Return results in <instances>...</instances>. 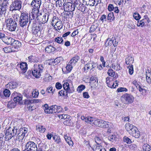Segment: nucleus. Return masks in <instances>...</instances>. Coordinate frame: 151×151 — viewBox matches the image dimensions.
Returning a JSON list of instances; mask_svg holds the SVG:
<instances>
[{
  "mask_svg": "<svg viewBox=\"0 0 151 151\" xmlns=\"http://www.w3.org/2000/svg\"><path fill=\"white\" fill-rule=\"evenodd\" d=\"M28 13H22L19 17V25L20 27L23 28H25L29 22V17Z\"/></svg>",
  "mask_w": 151,
  "mask_h": 151,
  "instance_id": "obj_1",
  "label": "nucleus"
},
{
  "mask_svg": "<svg viewBox=\"0 0 151 151\" xmlns=\"http://www.w3.org/2000/svg\"><path fill=\"white\" fill-rule=\"evenodd\" d=\"M44 67L42 64H34L32 68V75L35 78H39L41 76V73H42Z\"/></svg>",
  "mask_w": 151,
  "mask_h": 151,
  "instance_id": "obj_2",
  "label": "nucleus"
},
{
  "mask_svg": "<svg viewBox=\"0 0 151 151\" xmlns=\"http://www.w3.org/2000/svg\"><path fill=\"white\" fill-rule=\"evenodd\" d=\"M5 22L6 24L7 28L11 31H15L17 24L15 20L12 18H9L6 19Z\"/></svg>",
  "mask_w": 151,
  "mask_h": 151,
  "instance_id": "obj_3",
  "label": "nucleus"
},
{
  "mask_svg": "<svg viewBox=\"0 0 151 151\" xmlns=\"http://www.w3.org/2000/svg\"><path fill=\"white\" fill-rule=\"evenodd\" d=\"M22 2L21 0H12L9 7V10L13 12L15 10H19L21 8Z\"/></svg>",
  "mask_w": 151,
  "mask_h": 151,
  "instance_id": "obj_4",
  "label": "nucleus"
},
{
  "mask_svg": "<svg viewBox=\"0 0 151 151\" xmlns=\"http://www.w3.org/2000/svg\"><path fill=\"white\" fill-rule=\"evenodd\" d=\"M134 98L132 96L126 93L123 95L121 97V100L126 104H129L133 102Z\"/></svg>",
  "mask_w": 151,
  "mask_h": 151,
  "instance_id": "obj_5",
  "label": "nucleus"
},
{
  "mask_svg": "<svg viewBox=\"0 0 151 151\" xmlns=\"http://www.w3.org/2000/svg\"><path fill=\"white\" fill-rule=\"evenodd\" d=\"M41 25L39 24L37 27L32 28V33L38 37H42L43 31L42 30Z\"/></svg>",
  "mask_w": 151,
  "mask_h": 151,
  "instance_id": "obj_6",
  "label": "nucleus"
},
{
  "mask_svg": "<svg viewBox=\"0 0 151 151\" xmlns=\"http://www.w3.org/2000/svg\"><path fill=\"white\" fill-rule=\"evenodd\" d=\"M95 122V125L99 127L104 128H107L109 127V122H108L103 120L96 119V121Z\"/></svg>",
  "mask_w": 151,
  "mask_h": 151,
  "instance_id": "obj_7",
  "label": "nucleus"
},
{
  "mask_svg": "<svg viewBox=\"0 0 151 151\" xmlns=\"http://www.w3.org/2000/svg\"><path fill=\"white\" fill-rule=\"evenodd\" d=\"M25 146L31 151H37L38 150L37 144L33 142H28Z\"/></svg>",
  "mask_w": 151,
  "mask_h": 151,
  "instance_id": "obj_8",
  "label": "nucleus"
},
{
  "mask_svg": "<svg viewBox=\"0 0 151 151\" xmlns=\"http://www.w3.org/2000/svg\"><path fill=\"white\" fill-rule=\"evenodd\" d=\"M11 97L14 101L18 102L19 103H21L22 100V95L21 94L14 92L11 95Z\"/></svg>",
  "mask_w": 151,
  "mask_h": 151,
  "instance_id": "obj_9",
  "label": "nucleus"
},
{
  "mask_svg": "<svg viewBox=\"0 0 151 151\" xmlns=\"http://www.w3.org/2000/svg\"><path fill=\"white\" fill-rule=\"evenodd\" d=\"M63 87L65 90L63 91V95L67 96L68 93H72L73 91H72L70 89V88L69 87V84L67 82H66L64 83L63 85Z\"/></svg>",
  "mask_w": 151,
  "mask_h": 151,
  "instance_id": "obj_10",
  "label": "nucleus"
},
{
  "mask_svg": "<svg viewBox=\"0 0 151 151\" xmlns=\"http://www.w3.org/2000/svg\"><path fill=\"white\" fill-rule=\"evenodd\" d=\"M64 10L65 11H73L75 8L73 6L72 3L68 2L65 4L64 3L63 4Z\"/></svg>",
  "mask_w": 151,
  "mask_h": 151,
  "instance_id": "obj_11",
  "label": "nucleus"
},
{
  "mask_svg": "<svg viewBox=\"0 0 151 151\" xmlns=\"http://www.w3.org/2000/svg\"><path fill=\"white\" fill-rule=\"evenodd\" d=\"M114 78L108 77L106 79V83L108 86L111 88H114Z\"/></svg>",
  "mask_w": 151,
  "mask_h": 151,
  "instance_id": "obj_12",
  "label": "nucleus"
},
{
  "mask_svg": "<svg viewBox=\"0 0 151 151\" xmlns=\"http://www.w3.org/2000/svg\"><path fill=\"white\" fill-rule=\"evenodd\" d=\"M98 80L97 78L93 76L91 77L90 79V85L91 88L96 87L98 85Z\"/></svg>",
  "mask_w": 151,
  "mask_h": 151,
  "instance_id": "obj_13",
  "label": "nucleus"
},
{
  "mask_svg": "<svg viewBox=\"0 0 151 151\" xmlns=\"http://www.w3.org/2000/svg\"><path fill=\"white\" fill-rule=\"evenodd\" d=\"M5 140L7 141L11 139L12 137H13L12 134V131H11V128H9L6 129L5 135Z\"/></svg>",
  "mask_w": 151,
  "mask_h": 151,
  "instance_id": "obj_14",
  "label": "nucleus"
},
{
  "mask_svg": "<svg viewBox=\"0 0 151 151\" xmlns=\"http://www.w3.org/2000/svg\"><path fill=\"white\" fill-rule=\"evenodd\" d=\"M41 4V0H33L30 5L34 8L40 9Z\"/></svg>",
  "mask_w": 151,
  "mask_h": 151,
  "instance_id": "obj_15",
  "label": "nucleus"
},
{
  "mask_svg": "<svg viewBox=\"0 0 151 151\" xmlns=\"http://www.w3.org/2000/svg\"><path fill=\"white\" fill-rule=\"evenodd\" d=\"M38 12H39V9L35 8L32 9L31 12L32 19H35L37 20L39 19Z\"/></svg>",
  "mask_w": 151,
  "mask_h": 151,
  "instance_id": "obj_16",
  "label": "nucleus"
},
{
  "mask_svg": "<svg viewBox=\"0 0 151 151\" xmlns=\"http://www.w3.org/2000/svg\"><path fill=\"white\" fill-rule=\"evenodd\" d=\"M125 127L127 131L130 134L133 132V129L136 127L130 123H127L125 125Z\"/></svg>",
  "mask_w": 151,
  "mask_h": 151,
  "instance_id": "obj_17",
  "label": "nucleus"
},
{
  "mask_svg": "<svg viewBox=\"0 0 151 151\" xmlns=\"http://www.w3.org/2000/svg\"><path fill=\"white\" fill-rule=\"evenodd\" d=\"M18 84L16 82L12 81L6 84V86L7 88L12 89L16 88L18 86Z\"/></svg>",
  "mask_w": 151,
  "mask_h": 151,
  "instance_id": "obj_18",
  "label": "nucleus"
},
{
  "mask_svg": "<svg viewBox=\"0 0 151 151\" xmlns=\"http://www.w3.org/2000/svg\"><path fill=\"white\" fill-rule=\"evenodd\" d=\"M17 66L20 68L23 73H25L28 68L27 63L24 62H22L20 64H18Z\"/></svg>",
  "mask_w": 151,
  "mask_h": 151,
  "instance_id": "obj_19",
  "label": "nucleus"
},
{
  "mask_svg": "<svg viewBox=\"0 0 151 151\" xmlns=\"http://www.w3.org/2000/svg\"><path fill=\"white\" fill-rule=\"evenodd\" d=\"M8 4V2H3L1 5H0V15L1 14H5L6 10V9Z\"/></svg>",
  "mask_w": 151,
  "mask_h": 151,
  "instance_id": "obj_20",
  "label": "nucleus"
},
{
  "mask_svg": "<svg viewBox=\"0 0 151 151\" xmlns=\"http://www.w3.org/2000/svg\"><path fill=\"white\" fill-rule=\"evenodd\" d=\"M134 61V58L131 55H128L125 59V63L127 65H132Z\"/></svg>",
  "mask_w": 151,
  "mask_h": 151,
  "instance_id": "obj_21",
  "label": "nucleus"
},
{
  "mask_svg": "<svg viewBox=\"0 0 151 151\" xmlns=\"http://www.w3.org/2000/svg\"><path fill=\"white\" fill-rule=\"evenodd\" d=\"M36 19H31V17H29L28 26H29L30 25H32V28L37 27L38 25L39 24L36 20Z\"/></svg>",
  "mask_w": 151,
  "mask_h": 151,
  "instance_id": "obj_22",
  "label": "nucleus"
},
{
  "mask_svg": "<svg viewBox=\"0 0 151 151\" xmlns=\"http://www.w3.org/2000/svg\"><path fill=\"white\" fill-rule=\"evenodd\" d=\"M13 40V38L7 36L5 37L2 38V41L5 44L9 45H11L12 41Z\"/></svg>",
  "mask_w": 151,
  "mask_h": 151,
  "instance_id": "obj_23",
  "label": "nucleus"
},
{
  "mask_svg": "<svg viewBox=\"0 0 151 151\" xmlns=\"http://www.w3.org/2000/svg\"><path fill=\"white\" fill-rule=\"evenodd\" d=\"M80 57L79 56L77 55H75L70 60L69 62L70 64L74 66L75 64L77 63Z\"/></svg>",
  "mask_w": 151,
  "mask_h": 151,
  "instance_id": "obj_24",
  "label": "nucleus"
},
{
  "mask_svg": "<svg viewBox=\"0 0 151 151\" xmlns=\"http://www.w3.org/2000/svg\"><path fill=\"white\" fill-rule=\"evenodd\" d=\"M134 128L133 129V132L130 134V135L134 137L135 138H138L140 136V132L137 127Z\"/></svg>",
  "mask_w": 151,
  "mask_h": 151,
  "instance_id": "obj_25",
  "label": "nucleus"
},
{
  "mask_svg": "<svg viewBox=\"0 0 151 151\" xmlns=\"http://www.w3.org/2000/svg\"><path fill=\"white\" fill-rule=\"evenodd\" d=\"M39 58L36 56L30 55L28 57L29 62L30 63H37L38 62Z\"/></svg>",
  "mask_w": 151,
  "mask_h": 151,
  "instance_id": "obj_26",
  "label": "nucleus"
},
{
  "mask_svg": "<svg viewBox=\"0 0 151 151\" xmlns=\"http://www.w3.org/2000/svg\"><path fill=\"white\" fill-rule=\"evenodd\" d=\"M96 119L93 117H87L86 120V122H88L91 124L92 126L93 125H95V122H96Z\"/></svg>",
  "mask_w": 151,
  "mask_h": 151,
  "instance_id": "obj_27",
  "label": "nucleus"
},
{
  "mask_svg": "<svg viewBox=\"0 0 151 151\" xmlns=\"http://www.w3.org/2000/svg\"><path fill=\"white\" fill-rule=\"evenodd\" d=\"M147 71H148L146 72V79L147 82L150 83H151V71H149V70Z\"/></svg>",
  "mask_w": 151,
  "mask_h": 151,
  "instance_id": "obj_28",
  "label": "nucleus"
},
{
  "mask_svg": "<svg viewBox=\"0 0 151 151\" xmlns=\"http://www.w3.org/2000/svg\"><path fill=\"white\" fill-rule=\"evenodd\" d=\"M52 137L55 142L56 144H59L61 143V141L59 136L54 134L52 135Z\"/></svg>",
  "mask_w": 151,
  "mask_h": 151,
  "instance_id": "obj_29",
  "label": "nucleus"
},
{
  "mask_svg": "<svg viewBox=\"0 0 151 151\" xmlns=\"http://www.w3.org/2000/svg\"><path fill=\"white\" fill-rule=\"evenodd\" d=\"M140 22H142L146 26L150 22V20L148 16L146 15L144 16L143 18L140 20Z\"/></svg>",
  "mask_w": 151,
  "mask_h": 151,
  "instance_id": "obj_30",
  "label": "nucleus"
},
{
  "mask_svg": "<svg viewBox=\"0 0 151 151\" xmlns=\"http://www.w3.org/2000/svg\"><path fill=\"white\" fill-rule=\"evenodd\" d=\"M24 137V134H23V132L22 131H21V129H20L17 133L16 138L18 139L20 141V140H22Z\"/></svg>",
  "mask_w": 151,
  "mask_h": 151,
  "instance_id": "obj_31",
  "label": "nucleus"
},
{
  "mask_svg": "<svg viewBox=\"0 0 151 151\" xmlns=\"http://www.w3.org/2000/svg\"><path fill=\"white\" fill-rule=\"evenodd\" d=\"M86 65L87 66V69H90L91 70H92L96 67V64L93 62H92L91 63L88 62L87 64H86Z\"/></svg>",
  "mask_w": 151,
  "mask_h": 151,
  "instance_id": "obj_32",
  "label": "nucleus"
},
{
  "mask_svg": "<svg viewBox=\"0 0 151 151\" xmlns=\"http://www.w3.org/2000/svg\"><path fill=\"white\" fill-rule=\"evenodd\" d=\"M13 40L12 42L11 45L13 47H19L21 46V43L18 40H16L13 38Z\"/></svg>",
  "mask_w": 151,
  "mask_h": 151,
  "instance_id": "obj_33",
  "label": "nucleus"
},
{
  "mask_svg": "<svg viewBox=\"0 0 151 151\" xmlns=\"http://www.w3.org/2000/svg\"><path fill=\"white\" fill-rule=\"evenodd\" d=\"M95 149H93L94 151H106L104 148H103V147L101 145H96L94 147Z\"/></svg>",
  "mask_w": 151,
  "mask_h": 151,
  "instance_id": "obj_34",
  "label": "nucleus"
},
{
  "mask_svg": "<svg viewBox=\"0 0 151 151\" xmlns=\"http://www.w3.org/2000/svg\"><path fill=\"white\" fill-rule=\"evenodd\" d=\"M53 109V112L54 113H59L60 111H61L62 108L60 106H57L56 105H52Z\"/></svg>",
  "mask_w": 151,
  "mask_h": 151,
  "instance_id": "obj_35",
  "label": "nucleus"
},
{
  "mask_svg": "<svg viewBox=\"0 0 151 151\" xmlns=\"http://www.w3.org/2000/svg\"><path fill=\"white\" fill-rule=\"evenodd\" d=\"M115 19V17L114 16L113 12H111L108 14L107 17V19L110 22L114 20Z\"/></svg>",
  "mask_w": 151,
  "mask_h": 151,
  "instance_id": "obj_36",
  "label": "nucleus"
},
{
  "mask_svg": "<svg viewBox=\"0 0 151 151\" xmlns=\"http://www.w3.org/2000/svg\"><path fill=\"white\" fill-rule=\"evenodd\" d=\"M49 15V13L48 12L47 13H45L43 15L42 20L43 23H45L47 22Z\"/></svg>",
  "mask_w": 151,
  "mask_h": 151,
  "instance_id": "obj_37",
  "label": "nucleus"
},
{
  "mask_svg": "<svg viewBox=\"0 0 151 151\" xmlns=\"http://www.w3.org/2000/svg\"><path fill=\"white\" fill-rule=\"evenodd\" d=\"M77 9L81 11L82 12H85L86 7L82 3H80L78 7H77Z\"/></svg>",
  "mask_w": 151,
  "mask_h": 151,
  "instance_id": "obj_38",
  "label": "nucleus"
},
{
  "mask_svg": "<svg viewBox=\"0 0 151 151\" xmlns=\"http://www.w3.org/2000/svg\"><path fill=\"white\" fill-rule=\"evenodd\" d=\"M71 2V3H72V4H73V6L75 8V7H78L80 3H81L80 1L79 0H70Z\"/></svg>",
  "mask_w": 151,
  "mask_h": 151,
  "instance_id": "obj_39",
  "label": "nucleus"
},
{
  "mask_svg": "<svg viewBox=\"0 0 151 151\" xmlns=\"http://www.w3.org/2000/svg\"><path fill=\"white\" fill-rule=\"evenodd\" d=\"M71 2V3H72V4H73V6L75 8V7H78L80 3H81L80 1L79 0H70Z\"/></svg>",
  "mask_w": 151,
  "mask_h": 151,
  "instance_id": "obj_40",
  "label": "nucleus"
},
{
  "mask_svg": "<svg viewBox=\"0 0 151 151\" xmlns=\"http://www.w3.org/2000/svg\"><path fill=\"white\" fill-rule=\"evenodd\" d=\"M71 2V3H72V4H73V6L75 8V7H78L80 3H81L80 1L79 0H70Z\"/></svg>",
  "mask_w": 151,
  "mask_h": 151,
  "instance_id": "obj_41",
  "label": "nucleus"
},
{
  "mask_svg": "<svg viewBox=\"0 0 151 151\" xmlns=\"http://www.w3.org/2000/svg\"><path fill=\"white\" fill-rule=\"evenodd\" d=\"M143 149L144 151H150L151 147L147 144H144L143 146Z\"/></svg>",
  "mask_w": 151,
  "mask_h": 151,
  "instance_id": "obj_42",
  "label": "nucleus"
},
{
  "mask_svg": "<svg viewBox=\"0 0 151 151\" xmlns=\"http://www.w3.org/2000/svg\"><path fill=\"white\" fill-rule=\"evenodd\" d=\"M12 134L14 137L17 136L18 132L16 127H14L12 129L11 128Z\"/></svg>",
  "mask_w": 151,
  "mask_h": 151,
  "instance_id": "obj_43",
  "label": "nucleus"
},
{
  "mask_svg": "<svg viewBox=\"0 0 151 151\" xmlns=\"http://www.w3.org/2000/svg\"><path fill=\"white\" fill-rule=\"evenodd\" d=\"M55 26H56L58 28V30L61 29L63 27V24L62 22L60 21H57V22H55Z\"/></svg>",
  "mask_w": 151,
  "mask_h": 151,
  "instance_id": "obj_44",
  "label": "nucleus"
},
{
  "mask_svg": "<svg viewBox=\"0 0 151 151\" xmlns=\"http://www.w3.org/2000/svg\"><path fill=\"white\" fill-rule=\"evenodd\" d=\"M52 106H50L47 109H45L44 111L45 113L47 114L54 113L53 112V109Z\"/></svg>",
  "mask_w": 151,
  "mask_h": 151,
  "instance_id": "obj_45",
  "label": "nucleus"
},
{
  "mask_svg": "<svg viewBox=\"0 0 151 151\" xmlns=\"http://www.w3.org/2000/svg\"><path fill=\"white\" fill-rule=\"evenodd\" d=\"M55 40L56 42V43L57 42L59 44H63V40L61 37H58L55 38Z\"/></svg>",
  "mask_w": 151,
  "mask_h": 151,
  "instance_id": "obj_46",
  "label": "nucleus"
},
{
  "mask_svg": "<svg viewBox=\"0 0 151 151\" xmlns=\"http://www.w3.org/2000/svg\"><path fill=\"white\" fill-rule=\"evenodd\" d=\"M73 11H68V12L64 14L66 16V18H68V19H71L73 17Z\"/></svg>",
  "mask_w": 151,
  "mask_h": 151,
  "instance_id": "obj_47",
  "label": "nucleus"
},
{
  "mask_svg": "<svg viewBox=\"0 0 151 151\" xmlns=\"http://www.w3.org/2000/svg\"><path fill=\"white\" fill-rule=\"evenodd\" d=\"M74 66L70 64V63L69 62L66 67V68L68 72H70L72 70L73 66Z\"/></svg>",
  "mask_w": 151,
  "mask_h": 151,
  "instance_id": "obj_48",
  "label": "nucleus"
},
{
  "mask_svg": "<svg viewBox=\"0 0 151 151\" xmlns=\"http://www.w3.org/2000/svg\"><path fill=\"white\" fill-rule=\"evenodd\" d=\"M16 105V104L15 103L13 102L9 101L7 105V106L8 108L12 109L14 108Z\"/></svg>",
  "mask_w": 151,
  "mask_h": 151,
  "instance_id": "obj_49",
  "label": "nucleus"
},
{
  "mask_svg": "<svg viewBox=\"0 0 151 151\" xmlns=\"http://www.w3.org/2000/svg\"><path fill=\"white\" fill-rule=\"evenodd\" d=\"M3 93L5 97H9L11 94L10 91L7 89H5L3 91Z\"/></svg>",
  "mask_w": 151,
  "mask_h": 151,
  "instance_id": "obj_50",
  "label": "nucleus"
},
{
  "mask_svg": "<svg viewBox=\"0 0 151 151\" xmlns=\"http://www.w3.org/2000/svg\"><path fill=\"white\" fill-rule=\"evenodd\" d=\"M71 117L69 118L68 119H66L64 121L63 123L64 125L67 126H70L71 123Z\"/></svg>",
  "mask_w": 151,
  "mask_h": 151,
  "instance_id": "obj_51",
  "label": "nucleus"
},
{
  "mask_svg": "<svg viewBox=\"0 0 151 151\" xmlns=\"http://www.w3.org/2000/svg\"><path fill=\"white\" fill-rule=\"evenodd\" d=\"M107 73L110 76L114 77L115 75V72L112 69H109Z\"/></svg>",
  "mask_w": 151,
  "mask_h": 151,
  "instance_id": "obj_52",
  "label": "nucleus"
},
{
  "mask_svg": "<svg viewBox=\"0 0 151 151\" xmlns=\"http://www.w3.org/2000/svg\"><path fill=\"white\" fill-rule=\"evenodd\" d=\"M12 49L11 46L5 47L3 48V50L6 53L11 52Z\"/></svg>",
  "mask_w": 151,
  "mask_h": 151,
  "instance_id": "obj_53",
  "label": "nucleus"
},
{
  "mask_svg": "<svg viewBox=\"0 0 151 151\" xmlns=\"http://www.w3.org/2000/svg\"><path fill=\"white\" fill-rule=\"evenodd\" d=\"M63 60V58L62 57H58L54 60L53 62H54L56 65L59 63L61 61H62Z\"/></svg>",
  "mask_w": 151,
  "mask_h": 151,
  "instance_id": "obj_54",
  "label": "nucleus"
},
{
  "mask_svg": "<svg viewBox=\"0 0 151 151\" xmlns=\"http://www.w3.org/2000/svg\"><path fill=\"white\" fill-rule=\"evenodd\" d=\"M127 68L129 69V73L130 75H132L133 73V67L132 65H130L127 66Z\"/></svg>",
  "mask_w": 151,
  "mask_h": 151,
  "instance_id": "obj_55",
  "label": "nucleus"
},
{
  "mask_svg": "<svg viewBox=\"0 0 151 151\" xmlns=\"http://www.w3.org/2000/svg\"><path fill=\"white\" fill-rule=\"evenodd\" d=\"M123 141L124 142H126L127 144H130L132 143L131 140L127 137L125 136L123 138Z\"/></svg>",
  "mask_w": 151,
  "mask_h": 151,
  "instance_id": "obj_56",
  "label": "nucleus"
},
{
  "mask_svg": "<svg viewBox=\"0 0 151 151\" xmlns=\"http://www.w3.org/2000/svg\"><path fill=\"white\" fill-rule=\"evenodd\" d=\"M85 86L83 85L79 86L77 88V91L79 92H81L82 91L85 89Z\"/></svg>",
  "mask_w": 151,
  "mask_h": 151,
  "instance_id": "obj_57",
  "label": "nucleus"
},
{
  "mask_svg": "<svg viewBox=\"0 0 151 151\" xmlns=\"http://www.w3.org/2000/svg\"><path fill=\"white\" fill-rule=\"evenodd\" d=\"M134 19L136 20H139L141 18V16L138 13H135L133 14Z\"/></svg>",
  "mask_w": 151,
  "mask_h": 151,
  "instance_id": "obj_58",
  "label": "nucleus"
},
{
  "mask_svg": "<svg viewBox=\"0 0 151 151\" xmlns=\"http://www.w3.org/2000/svg\"><path fill=\"white\" fill-rule=\"evenodd\" d=\"M98 0H90L89 3H88V4L91 6H93L95 5V3H96V4L97 5L98 4Z\"/></svg>",
  "mask_w": 151,
  "mask_h": 151,
  "instance_id": "obj_59",
  "label": "nucleus"
},
{
  "mask_svg": "<svg viewBox=\"0 0 151 151\" xmlns=\"http://www.w3.org/2000/svg\"><path fill=\"white\" fill-rule=\"evenodd\" d=\"M34 101H32V100H28L27 99H25L24 100V104L27 105V106H28V104H29L31 103H33Z\"/></svg>",
  "mask_w": 151,
  "mask_h": 151,
  "instance_id": "obj_60",
  "label": "nucleus"
},
{
  "mask_svg": "<svg viewBox=\"0 0 151 151\" xmlns=\"http://www.w3.org/2000/svg\"><path fill=\"white\" fill-rule=\"evenodd\" d=\"M70 116L69 115L66 114H63L61 115L59 118H61V119H68L70 117Z\"/></svg>",
  "mask_w": 151,
  "mask_h": 151,
  "instance_id": "obj_61",
  "label": "nucleus"
},
{
  "mask_svg": "<svg viewBox=\"0 0 151 151\" xmlns=\"http://www.w3.org/2000/svg\"><path fill=\"white\" fill-rule=\"evenodd\" d=\"M21 130V131H22L23 132V134L24 135V136H27V129L26 128H20Z\"/></svg>",
  "mask_w": 151,
  "mask_h": 151,
  "instance_id": "obj_62",
  "label": "nucleus"
},
{
  "mask_svg": "<svg viewBox=\"0 0 151 151\" xmlns=\"http://www.w3.org/2000/svg\"><path fill=\"white\" fill-rule=\"evenodd\" d=\"M95 141L97 145H101V140L100 138L99 137H96L95 138Z\"/></svg>",
  "mask_w": 151,
  "mask_h": 151,
  "instance_id": "obj_63",
  "label": "nucleus"
},
{
  "mask_svg": "<svg viewBox=\"0 0 151 151\" xmlns=\"http://www.w3.org/2000/svg\"><path fill=\"white\" fill-rule=\"evenodd\" d=\"M97 27L94 25H92L90 28L89 32L91 33L94 31L96 29Z\"/></svg>",
  "mask_w": 151,
  "mask_h": 151,
  "instance_id": "obj_64",
  "label": "nucleus"
}]
</instances>
